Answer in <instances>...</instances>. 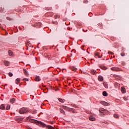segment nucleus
Masks as SVG:
<instances>
[{
	"mask_svg": "<svg viewBox=\"0 0 129 129\" xmlns=\"http://www.w3.org/2000/svg\"><path fill=\"white\" fill-rule=\"evenodd\" d=\"M31 117L29 116L27 117V119H29V121L30 122H32L33 123H36V124H38V125H41V126H43V127H46V124L40 121H38L37 120H35L34 119H30Z\"/></svg>",
	"mask_w": 129,
	"mask_h": 129,
	"instance_id": "1",
	"label": "nucleus"
},
{
	"mask_svg": "<svg viewBox=\"0 0 129 129\" xmlns=\"http://www.w3.org/2000/svg\"><path fill=\"white\" fill-rule=\"evenodd\" d=\"M29 111V109L27 108L23 107L19 110V113L21 114H24V113H27Z\"/></svg>",
	"mask_w": 129,
	"mask_h": 129,
	"instance_id": "2",
	"label": "nucleus"
},
{
	"mask_svg": "<svg viewBox=\"0 0 129 129\" xmlns=\"http://www.w3.org/2000/svg\"><path fill=\"white\" fill-rule=\"evenodd\" d=\"M112 71H121V69L117 67H113L111 68Z\"/></svg>",
	"mask_w": 129,
	"mask_h": 129,
	"instance_id": "3",
	"label": "nucleus"
},
{
	"mask_svg": "<svg viewBox=\"0 0 129 129\" xmlns=\"http://www.w3.org/2000/svg\"><path fill=\"white\" fill-rule=\"evenodd\" d=\"M24 117H17L15 118V120L17 121L18 122H21L22 120H23Z\"/></svg>",
	"mask_w": 129,
	"mask_h": 129,
	"instance_id": "4",
	"label": "nucleus"
},
{
	"mask_svg": "<svg viewBox=\"0 0 129 129\" xmlns=\"http://www.w3.org/2000/svg\"><path fill=\"white\" fill-rule=\"evenodd\" d=\"M100 103L105 106H108V105H109V103L103 101H100Z\"/></svg>",
	"mask_w": 129,
	"mask_h": 129,
	"instance_id": "5",
	"label": "nucleus"
},
{
	"mask_svg": "<svg viewBox=\"0 0 129 129\" xmlns=\"http://www.w3.org/2000/svg\"><path fill=\"white\" fill-rule=\"evenodd\" d=\"M99 111L100 112H101V113H105L106 112H107V110L104 109L103 108H100L99 109Z\"/></svg>",
	"mask_w": 129,
	"mask_h": 129,
	"instance_id": "6",
	"label": "nucleus"
},
{
	"mask_svg": "<svg viewBox=\"0 0 129 129\" xmlns=\"http://www.w3.org/2000/svg\"><path fill=\"white\" fill-rule=\"evenodd\" d=\"M23 71H24V75L26 76H29V73L28 72V71H26V69H23Z\"/></svg>",
	"mask_w": 129,
	"mask_h": 129,
	"instance_id": "7",
	"label": "nucleus"
},
{
	"mask_svg": "<svg viewBox=\"0 0 129 129\" xmlns=\"http://www.w3.org/2000/svg\"><path fill=\"white\" fill-rule=\"evenodd\" d=\"M6 108V106H5V104H2L0 106V109H2V110H4Z\"/></svg>",
	"mask_w": 129,
	"mask_h": 129,
	"instance_id": "8",
	"label": "nucleus"
},
{
	"mask_svg": "<svg viewBox=\"0 0 129 129\" xmlns=\"http://www.w3.org/2000/svg\"><path fill=\"white\" fill-rule=\"evenodd\" d=\"M98 79L99 81H103V77L99 76L98 78Z\"/></svg>",
	"mask_w": 129,
	"mask_h": 129,
	"instance_id": "9",
	"label": "nucleus"
},
{
	"mask_svg": "<svg viewBox=\"0 0 129 129\" xmlns=\"http://www.w3.org/2000/svg\"><path fill=\"white\" fill-rule=\"evenodd\" d=\"M45 126H46L47 128H48V129H55V128L54 127H53L51 125H46Z\"/></svg>",
	"mask_w": 129,
	"mask_h": 129,
	"instance_id": "10",
	"label": "nucleus"
},
{
	"mask_svg": "<svg viewBox=\"0 0 129 129\" xmlns=\"http://www.w3.org/2000/svg\"><path fill=\"white\" fill-rule=\"evenodd\" d=\"M4 62L5 66H9V65L10 64V62L7 60H5Z\"/></svg>",
	"mask_w": 129,
	"mask_h": 129,
	"instance_id": "11",
	"label": "nucleus"
},
{
	"mask_svg": "<svg viewBox=\"0 0 129 129\" xmlns=\"http://www.w3.org/2000/svg\"><path fill=\"white\" fill-rule=\"evenodd\" d=\"M100 67L103 70H106V69H107V68L104 66H100Z\"/></svg>",
	"mask_w": 129,
	"mask_h": 129,
	"instance_id": "12",
	"label": "nucleus"
},
{
	"mask_svg": "<svg viewBox=\"0 0 129 129\" xmlns=\"http://www.w3.org/2000/svg\"><path fill=\"white\" fill-rule=\"evenodd\" d=\"M89 119L91 120V121H94V120H95V118L92 116H90Z\"/></svg>",
	"mask_w": 129,
	"mask_h": 129,
	"instance_id": "13",
	"label": "nucleus"
},
{
	"mask_svg": "<svg viewBox=\"0 0 129 129\" xmlns=\"http://www.w3.org/2000/svg\"><path fill=\"white\" fill-rule=\"evenodd\" d=\"M35 81H37V82L40 81V77H39V76H36V77H35Z\"/></svg>",
	"mask_w": 129,
	"mask_h": 129,
	"instance_id": "14",
	"label": "nucleus"
},
{
	"mask_svg": "<svg viewBox=\"0 0 129 129\" xmlns=\"http://www.w3.org/2000/svg\"><path fill=\"white\" fill-rule=\"evenodd\" d=\"M91 73H92V74H93V75H94L96 73V71H95L94 70H92L91 71Z\"/></svg>",
	"mask_w": 129,
	"mask_h": 129,
	"instance_id": "15",
	"label": "nucleus"
},
{
	"mask_svg": "<svg viewBox=\"0 0 129 129\" xmlns=\"http://www.w3.org/2000/svg\"><path fill=\"white\" fill-rule=\"evenodd\" d=\"M95 56L98 57V58H101V56H99V52H96L95 53Z\"/></svg>",
	"mask_w": 129,
	"mask_h": 129,
	"instance_id": "16",
	"label": "nucleus"
},
{
	"mask_svg": "<svg viewBox=\"0 0 129 129\" xmlns=\"http://www.w3.org/2000/svg\"><path fill=\"white\" fill-rule=\"evenodd\" d=\"M121 91L122 93H125V88H121Z\"/></svg>",
	"mask_w": 129,
	"mask_h": 129,
	"instance_id": "17",
	"label": "nucleus"
},
{
	"mask_svg": "<svg viewBox=\"0 0 129 129\" xmlns=\"http://www.w3.org/2000/svg\"><path fill=\"white\" fill-rule=\"evenodd\" d=\"M71 70H72V71H75V72L77 71V69L74 67H72Z\"/></svg>",
	"mask_w": 129,
	"mask_h": 129,
	"instance_id": "18",
	"label": "nucleus"
},
{
	"mask_svg": "<svg viewBox=\"0 0 129 129\" xmlns=\"http://www.w3.org/2000/svg\"><path fill=\"white\" fill-rule=\"evenodd\" d=\"M102 94H103V96H107V95H108V94L106 91L103 92Z\"/></svg>",
	"mask_w": 129,
	"mask_h": 129,
	"instance_id": "19",
	"label": "nucleus"
},
{
	"mask_svg": "<svg viewBox=\"0 0 129 129\" xmlns=\"http://www.w3.org/2000/svg\"><path fill=\"white\" fill-rule=\"evenodd\" d=\"M58 100H59V102H61V103L65 102V100L61 99V98H58Z\"/></svg>",
	"mask_w": 129,
	"mask_h": 129,
	"instance_id": "20",
	"label": "nucleus"
},
{
	"mask_svg": "<svg viewBox=\"0 0 129 129\" xmlns=\"http://www.w3.org/2000/svg\"><path fill=\"white\" fill-rule=\"evenodd\" d=\"M60 112L62 113L63 114H65V111H64V110L63 109H59Z\"/></svg>",
	"mask_w": 129,
	"mask_h": 129,
	"instance_id": "21",
	"label": "nucleus"
},
{
	"mask_svg": "<svg viewBox=\"0 0 129 129\" xmlns=\"http://www.w3.org/2000/svg\"><path fill=\"white\" fill-rule=\"evenodd\" d=\"M8 54L9 56H13V52L11 50L8 51Z\"/></svg>",
	"mask_w": 129,
	"mask_h": 129,
	"instance_id": "22",
	"label": "nucleus"
},
{
	"mask_svg": "<svg viewBox=\"0 0 129 129\" xmlns=\"http://www.w3.org/2000/svg\"><path fill=\"white\" fill-rule=\"evenodd\" d=\"M20 81H21V80L19 78L17 79L16 84H19V83H20Z\"/></svg>",
	"mask_w": 129,
	"mask_h": 129,
	"instance_id": "23",
	"label": "nucleus"
},
{
	"mask_svg": "<svg viewBox=\"0 0 129 129\" xmlns=\"http://www.w3.org/2000/svg\"><path fill=\"white\" fill-rule=\"evenodd\" d=\"M70 108L67 106H63V109H66V110H70Z\"/></svg>",
	"mask_w": 129,
	"mask_h": 129,
	"instance_id": "24",
	"label": "nucleus"
},
{
	"mask_svg": "<svg viewBox=\"0 0 129 129\" xmlns=\"http://www.w3.org/2000/svg\"><path fill=\"white\" fill-rule=\"evenodd\" d=\"M54 19H60V15H55L54 16Z\"/></svg>",
	"mask_w": 129,
	"mask_h": 129,
	"instance_id": "25",
	"label": "nucleus"
},
{
	"mask_svg": "<svg viewBox=\"0 0 129 129\" xmlns=\"http://www.w3.org/2000/svg\"><path fill=\"white\" fill-rule=\"evenodd\" d=\"M15 101H16V99L15 98H13L11 100H10V102H11L12 103H14Z\"/></svg>",
	"mask_w": 129,
	"mask_h": 129,
	"instance_id": "26",
	"label": "nucleus"
},
{
	"mask_svg": "<svg viewBox=\"0 0 129 129\" xmlns=\"http://www.w3.org/2000/svg\"><path fill=\"white\" fill-rule=\"evenodd\" d=\"M113 116H114V117H115V118H118V117H119V116L117 114H114L113 115Z\"/></svg>",
	"mask_w": 129,
	"mask_h": 129,
	"instance_id": "27",
	"label": "nucleus"
},
{
	"mask_svg": "<svg viewBox=\"0 0 129 129\" xmlns=\"http://www.w3.org/2000/svg\"><path fill=\"white\" fill-rule=\"evenodd\" d=\"M103 85H104V87H105V88H106V89L108 88V86L107 85V84H106V83H104Z\"/></svg>",
	"mask_w": 129,
	"mask_h": 129,
	"instance_id": "28",
	"label": "nucleus"
},
{
	"mask_svg": "<svg viewBox=\"0 0 129 129\" xmlns=\"http://www.w3.org/2000/svg\"><path fill=\"white\" fill-rule=\"evenodd\" d=\"M70 111H72V112H75V110L74 109L70 108Z\"/></svg>",
	"mask_w": 129,
	"mask_h": 129,
	"instance_id": "29",
	"label": "nucleus"
},
{
	"mask_svg": "<svg viewBox=\"0 0 129 129\" xmlns=\"http://www.w3.org/2000/svg\"><path fill=\"white\" fill-rule=\"evenodd\" d=\"M6 108H7V110H9V109H10L11 108V106H10V105H7Z\"/></svg>",
	"mask_w": 129,
	"mask_h": 129,
	"instance_id": "30",
	"label": "nucleus"
},
{
	"mask_svg": "<svg viewBox=\"0 0 129 129\" xmlns=\"http://www.w3.org/2000/svg\"><path fill=\"white\" fill-rule=\"evenodd\" d=\"M7 20H8V21H13V19L10 18V17H7L6 18Z\"/></svg>",
	"mask_w": 129,
	"mask_h": 129,
	"instance_id": "31",
	"label": "nucleus"
},
{
	"mask_svg": "<svg viewBox=\"0 0 129 129\" xmlns=\"http://www.w3.org/2000/svg\"><path fill=\"white\" fill-rule=\"evenodd\" d=\"M83 3H84V4H88V1H87V0H84Z\"/></svg>",
	"mask_w": 129,
	"mask_h": 129,
	"instance_id": "32",
	"label": "nucleus"
},
{
	"mask_svg": "<svg viewBox=\"0 0 129 129\" xmlns=\"http://www.w3.org/2000/svg\"><path fill=\"white\" fill-rule=\"evenodd\" d=\"M9 76L10 77H12V76H13V73H9Z\"/></svg>",
	"mask_w": 129,
	"mask_h": 129,
	"instance_id": "33",
	"label": "nucleus"
},
{
	"mask_svg": "<svg viewBox=\"0 0 129 129\" xmlns=\"http://www.w3.org/2000/svg\"><path fill=\"white\" fill-rule=\"evenodd\" d=\"M23 81H29V79H26V78H24L23 79Z\"/></svg>",
	"mask_w": 129,
	"mask_h": 129,
	"instance_id": "34",
	"label": "nucleus"
},
{
	"mask_svg": "<svg viewBox=\"0 0 129 129\" xmlns=\"http://www.w3.org/2000/svg\"><path fill=\"white\" fill-rule=\"evenodd\" d=\"M123 99H124V100L126 101V100H127V97H123Z\"/></svg>",
	"mask_w": 129,
	"mask_h": 129,
	"instance_id": "35",
	"label": "nucleus"
},
{
	"mask_svg": "<svg viewBox=\"0 0 129 129\" xmlns=\"http://www.w3.org/2000/svg\"><path fill=\"white\" fill-rule=\"evenodd\" d=\"M113 77H115V78H116V77H118V76H117L116 75H113Z\"/></svg>",
	"mask_w": 129,
	"mask_h": 129,
	"instance_id": "36",
	"label": "nucleus"
},
{
	"mask_svg": "<svg viewBox=\"0 0 129 129\" xmlns=\"http://www.w3.org/2000/svg\"><path fill=\"white\" fill-rule=\"evenodd\" d=\"M122 65H123V66H124V65H125V62H122Z\"/></svg>",
	"mask_w": 129,
	"mask_h": 129,
	"instance_id": "37",
	"label": "nucleus"
},
{
	"mask_svg": "<svg viewBox=\"0 0 129 129\" xmlns=\"http://www.w3.org/2000/svg\"><path fill=\"white\" fill-rule=\"evenodd\" d=\"M120 55L122 56V57H123V56H124V53H121Z\"/></svg>",
	"mask_w": 129,
	"mask_h": 129,
	"instance_id": "38",
	"label": "nucleus"
},
{
	"mask_svg": "<svg viewBox=\"0 0 129 129\" xmlns=\"http://www.w3.org/2000/svg\"><path fill=\"white\" fill-rule=\"evenodd\" d=\"M54 121H52V122H51V124H53V123H54Z\"/></svg>",
	"mask_w": 129,
	"mask_h": 129,
	"instance_id": "39",
	"label": "nucleus"
},
{
	"mask_svg": "<svg viewBox=\"0 0 129 129\" xmlns=\"http://www.w3.org/2000/svg\"><path fill=\"white\" fill-rule=\"evenodd\" d=\"M111 55H113V53L111 52Z\"/></svg>",
	"mask_w": 129,
	"mask_h": 129,
	"instance_id": "40",
	"label": "nucleus"
},
{
	"mask_svg": "<svg viewBox=\"0 0 129 129\" xmlns=\"http://www.w3.org/2000/svg\"><path fill=\"white\" fill-rule=\"evenodd\" d=\"M71 84V83H70L69 84V85H70Z\"/></svg>",
	"mask_w": 129,
	"mask_h": 129,
	"instance_id": "41",
	"label": "nucleus"
},
{
	"mask_svg": "<svg viewBox=\"0 0 129 129\" xmlns=\"http://www.w3.org/2000/svg\"><path fill=\"white\" fill-rule=\"evenodd\" d=\"M101 57H102V54L101 55Z\"/></svg>",
	"mask_w": 129,
	"mask_h": 129,
	"instance_id": "42",
	"label": "nucleus"
},
{
	"mask_svg": "<svg viewBox=\"0 0 129 129\" xmlns=\"http://www.w3.org/2000/svg\"><path fill=\"white\" fill-rule=\"evenodd\" d=\"M18 90V91H20V90Z\"/></svg>",
	"mask_w": 129,
	"mask_h": 129,
	"instance_id": "43",
	"label": "nucleus"
},
{
	"mask_svg": "<svg viewBox=\"0 0 129 129\" xmlns=\"http://www.w3.org/2000/svg\"><path fill=\"white\" fill-rule=\"evenodd\" d=\"M66 87H67V86H66Z\"/></svg>",
	"mask_w": 129,
	"mask_h": 129,
	"instance_id": "44",
	"label": "nucleus"
},
{
	"mask_svg": "<svg viewBox=\"0 0 129 129\" xmlns=\"http://www.w3.org/2000/svg\"><path fill=\"white\" fill-rule=\"evenodd\" d=\"M29 129H32V128H30Z\"/></svg>",
	"mask_w": 129,
	"mask_h": 129,
	"instance_id": "45",
	"label": "nucleus"
}]
</instances>
